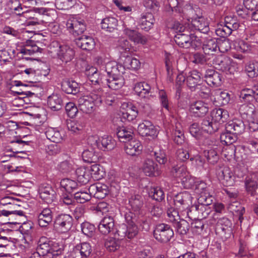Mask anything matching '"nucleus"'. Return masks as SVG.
Instances as JSON below:
<instances>
[{"label": "nucleus", "mask_w": 258, "mask_h": 258, "mask_svg": "<svg viewBox=\"0 0 258 258\" xmlns=\"http://www.w3.org/2000/svg\"><path fill=\"white\" fill-rule=\"evenodd\" d=\"M103 67L107 74L104 79V86L107 85L112 90H118L124 84V79L122 75L123 74V68L115 61H104Z\"/></svg>", "instance_id": "nucleus-1"}, {"label": "nucleus", "mask_w": 258, "mask_h": 258, "mask_svg": "<svg viewBox=\"0 0 258 258\" xmlns=\"http://www.w3.org/2000/svg\"><path fill=\"white\" fill-rule=\"evenodd\" d=\"M132 46L128 41L125 39L121 40L118 47L120 56V62H122L123 65L120 64L123 68L130 70H137L140 68L141 63L140 61L135 57L131 56L132 52Z\"/></svg>", "instance_id": "nucleus-2"}, {"label": "nucleus", "mask_w": 258, "mask_h": 258, "mask_svg": "<svg viewBox=\"0 0 258 258\" xmlns=\"http://www.w3.org/2000/svg\"><path fill=\"white\" fill-rule=\"evenodd\" d=\"M103 94L101 90L97 89L93 90L88 95L80 97L78 103L80 110L86 113L92 112L95 106H99L101 104Z\"/></svg>", "instance_id": "nucleus-3"}, {"label": "nucleus", "mask_w": 258, "mask_h": 258, "mask_svg": "<svg viewBox=\"0 0 258 258\" xmlns=\"http://www.w3.org/2000/svg\"><path fill=\"white\" fill-rule=\"evenodd\" d=\"M194 189L195 192L200 195L198 202L202 206V210L204 208L203 215L206 218L211 212V208L209 206L213 203V197L210 195L207 184L203 181L197 180Z\"/></svg>", "instance_id": "nucleus-4"}, {"label": "nucleus", "mask_w": 258, "mask_h": 258, "mask_svg": "<svg viewBox=\"0 0 258 258\" xmlns=\"http://www.w3.org/2000/svg\"><path fill=\"white\" fill-rule=\"evenodd\" d=\"M88 144L93 148H97L103 151L111 150L115 146L114 140L108 135L99 137L91 136L88 138Z\"/></svg>", "instance_id": "nucleus-5"}, {"label": "nucleus", "mask_w": 258, "mask_h": 258, "mask_svg": "<svg viewBox=\"0 0 258 258\" xmlns=\"http://www.w3.org/2000/svg\"><path fill=\"white\" fill-rule=\"evenodd\" d=\"M239 112L242 118L248 123L250 131L256 128L258 120V108L255 109L254 106L251 104H244L240 106Z\"/></svg>", "instance_id": "nucleus-6"}, {"label": "nucleus", "mask_w": 258, "mask_h": 258, "mask_svg": "<svg viewBox=\"0 0 258 258\" xmlns=\"http://www.w3.org/2000/svg\"><path fill=\"white\" fill-rule=\"evenodd\" d=\"M135 25V20L132 17L123 22V34L131 41L136 44H144L147 42V38L137 31L132 29L130 27Z\"/></svg>", "instance_id": "nucleus-7"}, {"label": "nucleus", "mask_w": 258, "mask_h": 258, "mask_svg": "<svg viewBox=\"0 0 258 258\" xmlns=\"http://www.w3.org/2000/svg\"><path fill=\"white\" fill-rule=\"evenodd\" d=\"M193 198L190 194L185 191L180 192L174 196L173 201L176 208L180 211L189 210L190 206L191 208H195L196 210H199V205H192Z\"/></svg>", "instance_id": "nucleus-8"}, {"label": "nucleus", "mask_w": 258, "mask_h": 258, "mask_svg": "<svg viewBox=\"0 0 258 258\" xmlns=\"http://www.w3.org/2000/svg\"><path fill=\"white\" fill-rule=\"evenodd\" d=\"M73 219L68 214L59 215L55 219L54 227L60 233L67 235V237L70 236V231L73 225Z\"/></svg>", "instance_id": "nucleus-9"}, {"label": "nucleus", "mask_w": 258, "mask_h": 258, "mask_svg": "<svg viewBox=\"0 0 258 258\" xmlns=\"http://www.w3.org/2000/svg\"><path fill=\"white\" fill-rule=\"evenodd\" d=\"M153 235L157 241L166 243L173 237L174 232L169 225L161 223L156 225L154 230Z\"/></svg>", "instance_id": "nucleus-10"}, {"label": "nucleus", "mask_w": 258, "mask_h": 258, "mask_svg": "<svg viewBox=\"0 0 258 258\" xmlns=\"http://www.w3.org/2000/svg\"><path fill=\"white\" fill-rule=\"evenodd\" d=\"M174 41L179 47L184 48H196L201 45L199 40H197L196 37L192 34L177 33Z\"/></svg>", "instance_id": "nucleus-11"}, {"label": "nucleus", "mask_w": 258, "mask_h": 258, "mask_svg": "<svg viewBox=\"0 0 258 258\" xmlns=\"http://www.w3.org/2000/svg\"><path fill=\"white\" fill-rule=\"evenodd\" d=\"M200 74L196 70L190 71L186 76V85L191 91L198 90L202 91L204 94L207 93L209 89L202 85Z\"/></svg>", "instance_id": "nucleus-12"}, {"label": "nucleus", "mask_w": 258, "mask_h": 258, "mask_svg": "<svg viewBox=\"0 0 258 258\" xmlns=\"http://www.w3.org/2000/svg\"><path fill=\"white\" fill-rule=\"evenodd\" d=\"M42 49L39 48L36 45L33 44V66L35 69L33 70L36 76H47L50 72V69L46 62L39 60L34 56L38 52L41 53Z\"/></svg>", "instance_id": "nucleus-13"}, {"label": "nucleus", "mask_w": 258, "mask_h": 258, "mask_svg": "<svg viewBox=\"0 0 258 258\" xmlns=\"http://www.w3.org/2000/svg\"><path fill=\"white\" fill-rule=\"evenodd\" d=\"M212 143V141L208 138H205L203 142V144L208 147L207 149H204L203 154L210 163L214 164L219 159V154L220 150L218 149L217 146L213 145Z\"/></svg>", "instance_id": "nucleus-14"}, {"label": "nucleus", "mask_w": 258, "mask_h": 258, "mask_svg": "<svg viewBox=\"0 0 258 258\" xmlns=\"http://www.w3.org/2000/svg\"><path fill=\"white\" fill-rule=\"evenodd\" d=\"M66 27L70 33L76 36L85 31L86 27L84 21L76 17H71L66 22Z\"/></svg>", "instance_id": "nucleus-15"}, {"label": "nucleus", "mask_w": 258, "mask_h": 258, "mask_svg": "<svg viewBox=\"0 0 258 258\" xmlns=\"http://www.w3.org/2000/svg\"><path fill=\"white\" fill-rule=\"evenodd\" d=\"M138 132L142 137H150L152 139H154L157 137L159 130L151 121L148 120H144L139 124Z\"/></svg>", "instance_id": "nucleus-16"}, {"label": "nucleus", "mask_w": 258, "mask_h": 258, "mask_svg": "<svg viewBox=\"0 0 258 258\" xmlns=\"http://www.w3.org/2000/svg\"><path fill=\"white\" fill-rule=\"evenodd\" d=\"M13 202L11 205H9L6 207V208L0 211L1 214L4 216L10 217L9 220L11 218L12 220L15 219V221L10 222L11 223H18L17 218L19 217L25 216L24 212L19 210L20 205Z\"/></svg>", "instance_id": "nucleus-17"}, {"label": "nucleus", "mask_w": 258, "mask_h": 258, "mask_svg": "<svg viewBox=\"0 0 258 258\" xmlns=\"http://www.w3.org/2000/svg\"><path fill=\"white\" fill-rule=\"evenodd\" d=\"M38 106L33 104V124L35 125V130L41 133L43 131L42 127H37L42 125L46 120V111L41 106V102L38 101ZM33 104H34L33 103Z\"/></svg>", "instance_id": "nucleus-18"}, {"label": "nucleus", "mask_w": 258, "mask_h": 258, "mask_svg": "<svg viewBox=\"0 0 258 258\" xmlns=\"http://www.w3.org/2000/svg\"><path fill=\"white\" fill-rule=\"evenodd\" d=\"M218 178L221 183L226 186L235 185L236 177L229 167H223L218 172Z\"/></svg>", "instance_id": "nucleus-19"}, {"label": "nucleus", "mask_w": 258, "mask_h": 258, "mask_svg": "<svg viewBox=\"0 0 258 258\" xmlns=\"http://www.w3.org/2000/svg\"><path fill=\"white\" fill-rule=\"evenodd\" d=\"M209 107L207 103L201 101L194 102L189 106V113L194 117L200 118L204 116L209 111Z\"/></svg>", "instance_id": "nucleus-20"}, {"label": "nucleus", "mask_w": 258, "mask_h": 258, "mask_svg": "<svg viewBox=\"0 0 258 258\" xmlns=\"http://www.w3.org/2000/svg\"><path fill=\"white\" fill-rule=\"evenodd\" d=\"M239 96L242 102L250 103L254 100L258 102V86L252 88L245 87L241 90Z\"/></svg>", "instance_id": "nucleus-21"}, {"label": "nucleus", "mask_w": 258, "mask_h": 258, "mask_svg": "<svg viewBox=\"0 0 258 258\" xmlns=\"http://www.w3.org/2000/svg\"><path fill=\"white\" fill-rule=\"evenodd\" d=\"M124 149L127 155L135 156L141 153L143 146L139 140L133 139L126 142L124 145Z\"/></svg>", "instance_id": "nucleus-22"}, {"label": "nucleus", "mask_w": 258, "mask_h": 258, "mask_svg": "<svg viewBox=\"0 0 258 258\" xmlns=\"http://www.w3.org/2000/svg\"><path fill=\"white\" fill-rule=\"evenodd\" d=\"M188 26L192 31H198L203 33H207L209 30L208 22L204 17H199L192 19L191 23L188 24Z\"/></svg>", "instance_id": "nucleus-23"}, {"label": "nucleus", "mask_w": 258, "mask_h": 258, "mask_svg": "<svg viewBox=\"0 0 258 258\" xmlns=\"http://www.w3.org/2000/svg\"><path fill=\"white\" fill-rule=\"evenodd\" d=\"M38 192L40 198L47 204L51 203L56 199V192L49 186H40Z\"/></svg>", "instance_id": "nucleus-24"}, {"label": "nucleus", "mask_w": 258, "mask_h": 258, "mask_svg": "<svg viewBox=\"0 0 258 258\" xmlns=\"http://www.w3.org/2000/svg\"><path fill=\"white\" fill-rule=\"evenodd\" d=\"M114 228V220L112 217L106 216L100 221L98 228L103 235H107L112 232Z\"/></svg>", "instance_id": "nucleus-25"}, {"label": "nucleus", "mask_w": 258, "mask_h": 258, "mask_svg": "<svg viewBox=\"0 0 258 258\" xmlns=\"http://www.w3.org/2000/svg\"><path fill=\"white\" fill-rule=\"evenodd\" d=\"M88 190L91 195H93L97 199L104 198L109 192L108 186L104 184L97 183L91 185Z\"/></svg>", "instance_id": "nucleus-26"}, {"label": "nucleus", "mask_w": 258, "mask_h": 258, "mask_svg": "<svg viewBox=\"0 0 258 258\" xmlns=\"http://www.w3.org/2000/svg\"><path fill=\"white\" fill-rule=\"evenodd\" d=\"M138 233L137 226L133 222L128 223L127 225H123L117 231L118 236L126 237L128 239L135 237Z\"/></svg>", "instance_id": "nucleus-27"}, {"label": "nucleus", "mask_w": 258, "mask_h": 258, "mask_svg": "<svg viewBox=\"0 0 258 258\" xmlns=\"http://www.w3.org/2000/svg\"><path fill=\"white\" fill-rule=\"evenodd\" d=\"M205 81L210 86H219L221 84V76L213 69L206 70L205 74Z\"/></svg>", "instance_id": "nucleus-28"}, {"label": "nucleus", "mask_w": 258, "mask_h": 258, "mask_svg": "<svg viewBox=\"0 0 258 258\" xmlns=\"http://www.w3.org/2000/svg\"><path fill=\"white\" fill-rule=\"evenodd\" d=\"M57 56L62 62L67 63L73 59L75 56V51L68 45H61L57 52Z\"/></svg>", "instance_id": "nucleus-29"}, {"label": "nucleus", "mask_w": 258, "mask_h": 258, "mask_svg": "<svg viewBox=\"0 0 258 258\" xmlns=\"http://www.w3.org/2000/svg\"><path fill=\"white\" fill-rule=\"evenodd\" d=\"M155 20L152 13H146L142 14L139 21L141 28L146 31H148L152 27Z\"/></svg>", "instance_id": "nucleus-30"}, {"label": "nucleus", "mask_w": 258, "mask_h": 258, "mask_svg": "<svg viewBox=\"0 0 258 258\" xmlns=\"http://www.w3.org/2000/svg\"><path fill=\"white\" fill-rule=\"evenodd\" d=\"M210 117L219 126L221 122H224L228 119L229 114L223 108H215L211 111Z\"/></svg>", "instance_id": "nucleus-31"}, {"label": "nucleus", "mask_w": 258, "mask_h": 258, "mask_svg": "<svg viewBox=\"0 0 258 258\" xmlns=\"http://www.w3.org/2000/svg\"><path fill=\"white\" fill-rule=\"evenodd\" d=\"M38 223L42 227L47 226L52 221V212L49 208H44L40 213L37 214Z\"/></svg>", "instance_id": "nucleus-32"}, {"label": "nucleus", "mask_w": 258, "mask_h": 258, "mask_svg": "<svg viewBox=\"0 0 258 258\" xmlns=\"http://www.w3.org/2000/svg\"><path fill=\"white\" fill-rule=\"evenodd\" d=\"M252 132L249 137L245 140L244 147L247 148L252 153H258V131H251Z\"/></svg>", "instance_id": "nucleus-33"}, {"label": "nucleus", "mask_w": 258, "mask_h": 258, "mask_svg": "<svg viewBox=\"0 0 258 258\" xmlns=\"http://www.w3.org/2000/svg\"><path fill=\"white\" fill-rule=\"evenodd\" d=\"M46 138L54 143L60 142L64 136V132L59 131L56 128L49 127L45 132Z\"/></svg>", "instance_id": "nucleus-34"}, {"label": "nucleus", "mask_w": 258, "mask_h": 258, "mask_svg": "<svg viewBox=\"0 0 258 258\" xmlns=\"http://www.w3.org/2000/svg\"><path fill=\"white\" fill-rule=\"evenodd\" d=\"M51 246V242L47 240L46 238H42L39 241L36 248V252H33V255L35 254L49 256V252Z\"/></svg>", "instance_id": "nucleus-35"}, {"label": "nucleus", "mask_w": 258, "mask_h": 258, "mask_svg": "<svg viewBox=\"0 0 258 258\" xmlns=\"http://www.w3.org/2000/svg\"><path fill=\"white\" fill-rule=\"evenodd\" d=\"M136 93L142 98H145L152 93L151 87L147 82H142L137 83L134 87Z\"/></svg>", "instance_id": "nucleus-36"}, {"label": "nucleus", "mask_w": 258, "mask_h": 258, "mask_svg": "<svg viewBox=\"0 0 258 258\" xmlns=\"http://www.w3.org/2000/svg\"><path fill=\"white\" fill-rule=\"evenodd\" d=\"M101 25L102 29L107 32H112L116 29L118 20L114 17H106L102 20Z\"/></svg>", "instance_id": "nucleus-37"}, {"label": "nucleus", "mask_w": 258, "mask_h": 258, "mask_svg": "<svg viewBox=\"0 0 258 258\" xmlns=\"http://www.w3.org/2000/svg\"><path fill=\"white\" fill-rule=\"evenodd\" d=\"M77 45L86 50H92L95 45L94 40L90 36L83 35L77 41Z\"/></svg>", "instance_id": "nucleus-38"}, {"label": "nucleus", "mask_w": 258, "mask_h": 258, "mask_svg": "<svg viewBox=\"0 0 258 258\" xmlns=\"http://www.w3.org/2000/svg\"><path fill=\"white\" fill-rule=\"evenodd\" d=\"M171 174L176 180L179 182L189 173L185 165H177L173 167Z\"/></svg>", "instance_id": "nucleus-39"}, {"label": "nucleus", "mask_w": 258, "mask_h": 258, "mask_svg": "<svg viewBox=\"0 0 258 258\" xmlns=\"http://www.w3.org/2000/svg\"><path fill=\"white\" fill-rule=\"evenodd\" d=\"M219 127L218 124L215 122L210 116L205 118L202 123V129L208 134L215 133Z\"/></svg>", "instance_id": "nucleus-40"}, {"label": "nucleus", "mask_w": 258, "mask_h": 258, "mask_svg": "<svg viewBox=\"0 0 258 258\" xmlns=\"http://www.w3.org/2000/svg\"><path fill=\"white\" fill-rule=\"evenodd\" d=\"M252 48L250 42L245 40H237L234 42L233 49L241 53H248Z\"/></svg>", "instance_id": "nucleus-41"}, {"label": "nucleus", "mask_w": 258, "mask_h": 258, "mask_svg": "<svg viewBox=\"0 0 258 258\" xmlns=\"http://www.w3.org/2000/svg\"><path fill=\"white\" fill-rule=\"evenodd\" d=\"M76 175L78 181L81 184H86L90 179V173L89 169L84 167H80L76 169Z\"/></svg>", "instance_id": "nucleus-42"}, {"label": "nucleus", "mask_w": 258, "mask_h": 258, "mask_svg": "<svg viewBox=\"0 0 258 258\" xmlns=\"http://www.w3.org/2000/svg\"><path fill=\"white\" fill-rule=\"evenodd\" d=\"M60 187L69 193L75 191L79 187L76 180L70 178L62 179L60 182Z\"/></svg>", "instance_id": "nucleus-43"}, {"label": "nucleus", "mask_w": 258, "mask_h": 258, "mask_svg": "<svg viewBox=\"0 0 258 258\" xmlns=\"http://www.w3.org/2000/svg\"><path fill=\"white\" fill-rule=\"evenodd\" d=\"M62 104V99L58 94H52L47 98L48 106L53 110H59Z\"/></svg>", "instance_id": "nucleus-44"}, {"label": "nucleus", "mask_w": 258, "mask_h": 258, "mask_svg": "<svg viewBox=\"0 0 258 258\" xmlns=\"http://www.w3.org/2000/svg\"><path fill=\"white\" fill-rule=\"evenodd\" d=\"M172 138L177 145H181L184 141L183 131L179 123H176L171 133Z\"/></svg>", "instance_id": "nucleus-45"}, {"label": "nucleus", "mask_w": 258, "mask_h": 258, "mask_svg": "<svg viewBox=\"0 0 258 258\" xmlns=\"http://www.w3.org/2000/svg\"><path fill=\"white\" fill-rule=\"evenodd\" d=\"M32 225L30 222H24L21 227V232L24 235V240L26 243L32 241Z\"/></svg>", "instance_id": "nucleus-46"}, {"label": "nucleus", "mask_w": 258, "mask_h": 258, "mask_svg": "<svg viewBox=\"0 0 258 258\" xmlns=\"http://www.w3.org/2000/svg\"><path fill=\"white\" fill-rule=\"evenodd\" d=\"M235 62L230 58L226 56L220 67H218V70L225 72L227 74H233L235 71Z\"/></svg>", "instance_id": "nucleus-47"}, {"label": "nucleus", "mask_w": 258, "mask_h": 258, "mask_svg": "<svg viewBox=\"0 0 258 258\" xmlns=\"http://www.w3.org/2000/svg\"><path fill=\"white\" fill-rule=\"evenodd\" d=\"M44 86L45 85L41 82H33V97H35L36 101L42 100L44 97L46 91Z\"/></svg>", "instance_id": "nucleus-48"}, {"label": "nucleus", "mask_w": 258, "mask_h": 258, "mask_svg": "<svg viewBox=\"0 0 258 258\" xmlns=\"http://www.w3.org/2000/svg\"><path fill=\"white\" fill-rule=\"evenodd\" d=\"M62 89L67 94H75L79 91L78 84L74 81L67 80L62 83Z\"/></svg>", "instance_id": "nucleus-49"}, {"label": "nucleus", "mask_w": 258, "mask_h": 258, "mask_svg": "<svg viewBox=\"0 0 258 258\" xmlns=\"http://www.w3.org/2000/svg\"><path fill=\"white\" fill-rule=\"evenodd\" d=\"M204 131L200 128L199 125L198 123H192L189 127V132L190 135L198 140L202 142L205 140L206 137L203 135V132Z\"/></svg>", "instance_id": "nucleus-50"}, {"label": "nucleus", "mask_w": 258, "mask_h": 258, "mask_svg": "<svg viewBox=\"0 0 258 258\" xmlns=\"http://www.w3.org/2000/svg\"><path fill=\"white\" fill-rule=\"evenodd\" d=\"M246 191L251 196L258 194V184L256 181L250 177H246L244 181Z\"/></svg>", "instance_id": "nucleus-51"}, {"label": "nucleus", "mask_w": 258, "mask_h": 258, "mask_svg": "<svg viewBox=\"0 0 258 258\" xmlns=\"http://www.w3.org/2000/svg\"><path fill=\"white\" fill-rule=\"evenodd\" d=\"M142 169L147 176H151L154 175L157 169V165L151 159H147L145 161Z\"/></svg>", "instance_id": "nucleus-52"}, {"label": "nucleus", "mask_w": 258, "mask_h": 258, "mask_svg": "<svg viewBox=\"0 0 258 258\" xmlns=\"http://www.w3.org/2000/svg\"><path fill=\"white\" fill-rule=\"evenodd\" d=\"M104 246L108 251L114 252L119 248L120 241L115 238L109 237L105 240Z\"/></svg>", "instance_id": "nucleus-53"}, {"label": "nucleus", "mask_w": 258, "mask_h": 258, "mask_svg": "<svg viewBox=\"0 0 258 258\" xmlns=\"http://www.w3.org/2000/svg\"><path fill=\"white\" fill-rule=\"evenodd\" d=\"M245 71L250 78H254L258 76V61H250L246 64Z\"/></svg>", "instance_id": "nucleus-54"}, {"label": "nucleus", "mask_w": 258, "mask_h": 258, "mask_svg": "<svg viewBox=\"0 0 258 258\" xmlns=\"http://www.w3.org/2000/svg\"><path fill=\"white\" fill-rule=\"evenodd\" d=\"M225 128L227 131L231 132L233 135L239 134L243 130V124L240 121H231L226 124Z\"/></svg>", "instance_id": "nucleus-55"}, {"label": "nucleus", "mask_w": 258, "mask_h": 258, "mask_svg": "<svg viewBox=\"0 0 258 258\" xmlns=\"http://www.w3.org/2000/svg\"><path fill=\"white\" fill-rule=\"evenodd\" d=\"M218 46L216 41L215 39H210L204 44L203 49L205 54L213 55V53L217 51Z\"/></svg>", "instance_id": "nucleus-56"}, {"label": "nucleus", "mask_w": 258, "mask_h": 258, "mask_svg": "<svg viewBox=\"0 0 258 258\" xmlns=\"http://www.w3.org/2000/svg\"><path fill=\"white\" fill-rule=\"evenodd\" d=\"M117 136L120 142H124L133 139V133L124 127L118 128L117 132Z\"/></svg>", "instance_id": "nucleus-57"}, {"label": "nucleus", "mask_w": 258, "mask_h": 258, "mask_svg": "<svg viewBox=\"0 0 258 258\" xmlns=\"http://www.w3.org/2000/svg\"><path fill=\"white\" fill-rule=\"evenodd\" d=\"M236 140V136L231 132L227 131L220 136V141L222 144L233 146L232 144Z\"/></svg>", "instance_id": "nucleus-58"}, {"label": "nucleus", "mask_w": 258, "mask_h": 258, "mask_svg": "<svg viewBox=\"0 0 258 258\" xmlns=\"http://www.w3.org/2000/svg\"><path fill=\"white\" fill-rule=\"evenodd\" d=\"M176 231L180 235L185 234L189 229V224L185 220L181 219L173 224Z\"/></svg>", "instance_id": "nucleus-59"}, {"label": "nucleus", "mask_w": 258, "mask_h": 258, "mask_svg": "<svg viewBox=\"0 0 258 258\" xmlns=\"http://www.w3.org/2000/svg\"><path fill=\"white\" fill-rule=\"evenodd\" d=\"M68 129L74 133L82 130L84 127V123L81 119L70 120L67 122Z\"/></svg>", "instance_id": "nucleus-60"}, {"label": "nucleus", "mask_w": 258, "mask_h": 258, "mask_svg": "<svg viewBox=\"0 0 258 258\" xmlns=\"http://www.w3.org/2000/svg\"><path fill=\"white\" fill-rule=\"evenodd\" d=\"M129 203L133 210L139 212L143 205L142 198L140 195L133 196L130 198Z\"/></svg>", "instance_id": "nucleus-61"}, {"label": "nucleus", "mask_w": 258, "mask_h": 258, "mask_svg": "<svg viewBox=\"0 0 258 258\" xmlns=\"http://www.w3.org/2000/svg\"><path fill=\"white\" fill-rule=\"evenodd\" d=\"M89 169V173H90V178L92 177L97 180L100 179L103 177V171L100 169L99 165L94 164L90 167Z\"/></svg>", "instance_id": "nucleus-62"}, {"label": "nucleus", "mask_w": 258, "mask_h": 258, "mask_svg": "<svg viewBox=\"0 0 258 258\" xmlns=\"http://www.w3.org/2000/svg\"><path fill=\"white\" fill-rule=\"evenodd\" d=\"M49 256H52V258H60L61 254L63 251V248L62 246H59L57 243H52L51 242Z\"/></svg>", "instance_id": "nucleus-63"}, {"label": "nucleus", "mask_w": 258, "mask_h": 258, "mask_svg": "<svg viewBox=\"0 0 258 258\" xmlns=\"http://www.w3.org/2000/svg\"><path fill=\"white\" fill-rule=\"evenodd\" d=\"M82 158L85 162L95 163L97 160V156L95 152L89 150H86L82 153Z\"/></svg>", "instance_id": "nucleus-64"}]
</instances>
